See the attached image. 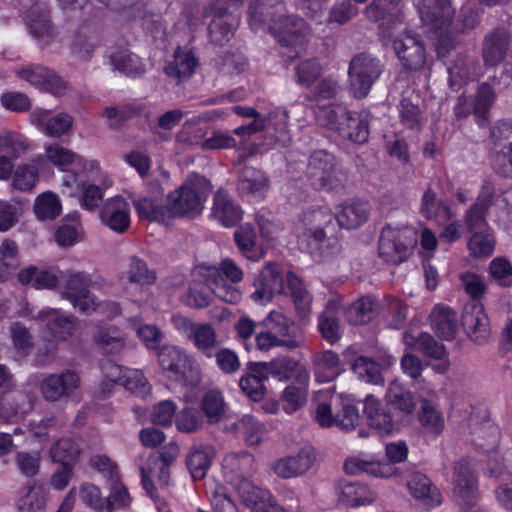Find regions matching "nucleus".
Wrapping results in <instances>:
<instances>
[{
	"label": "nucleus",
	"mask_w": 512,
	"mask_h": 512,
	"mask_svg": "<svg viewBox=\"0 0 512 512\" xmlns=\"http://www.w3.org/2000/svg\"><path fill=\"white\" fill-rule=\"evenodd\" d=\"M420 427L425 435L439 437L445 428V418L440 409L429 400H422L417 413Z\"/></svg>",
	"instance_id": "nucleus-35"
},
{
	"label": "nucleus",
	"mask_w": 512,
	"mask_h": 512,
	"mask_svg": "<svg viewBox=\"0 0 512 512\" xmlns=\"http://www.w3.org/2000/svg\"><path fill=\"white\" fill-rule=\"evenodd\" d=\"M111 62L115 69L131 78L141 77L146 71L145 65L134 53H117L111 57Z\"/></svg>",
	"instance_id": "nucleus-57"
},
{
	"label": "nucleus",
	"mask_w": 512,
	"mask_h": 512,
	"mask_svg": "<svg viewBox=\"0 0 512 512\" xmlns=\"http://www.w3.org/2000/svg\"><path fill=\"white\" fill-rule=\"evenodd\" d=\"M236 246L243 257L257 262L265 256V249L257 241L256 231L250 224H245L234 233Z\"/></svg>",
	"instance_id": "nucleus-36"
},
{
	"label": "nucleus",
	"mask_w": 512,
	"mask_h": 512,
	"mask_svg": "<svg viewBox=\"0 0 512 512\" xmlns=\"http://www.w3.org/2000/svg\"><path fill=\"white\" fill-rule=\"evenodd\" d=\"M483 73V67L474 56L460 55L448 67L449 85L453 90H458L462 85L477 80Z\"/></svg>",
	"instance_id": "nucleus-26"
},
{
	"label": "nucleus",
	"mask_w": 512,
	"mask_h": 512,
	"mask_svg": "<svg viewBox=\"0 0 512 512\" xmlns=\"http://www.w3.org/2000/svg\"><path fill=\"white\" fill-rule=\"evenodd\" d=\"M17 75L39 89L47 91L55 96L64 95L68 88L66 81H64L53 70L42 65H28L19 69L17 71Z\"/></svg>",
	"instance_id": "nucleus-18"
},
{
	"label": "nucleus",
	"mask_w": 512,
	"mask_h": 512,
	"mask_svg": "<svg viewBox=\"0 0 512 512\" xmlns=\"http://www.w3.org/2000/svg\"><path fill=\"white\" fill-rule=\"evenodd\" d=\"M206 277L207 284L216 297L227 303L240 301L242 294L239 289L234 286L235 284L224 279L216 267L208 269Z\"/></svg>",
	"instance_id": "nucleus-45"
},
{
	"label": "nucleus",
	"mask_w": 512,
	"mask_h": 512,
	"mask_svg": "<svg viewBox=\"0 0 512 512\" xmlns=\"http://www.w3.org/2000/svg\"><path fill=\"white\" fill-rule=\"evenodd\" d=\"M496 99V94L492 86L488 83H482L473 101V113L480 126H483L487 119V113Z\"/></svg>",
	"instance_id": "nucleus-61"
},
{
	"label": "nucleus",
	"mask_w": 512,
	"mask_h": 512,
	"mask_svg": "<svg viewBox=\"0 0 512 512\" xmlns=\"http://www.w3.org/2000/svg\"><path fill=\"white\" fill-rule=\"evenodd\" d=\"M269 186V178L263 171L248 166L240 170L237 179V190L244 201H262L267 195Z\"/></svg>",
	"instance_id": "nucleus-19"
},
{
	"label": "nucleus",
	"mask_w": 512,
	"mask_h": 512,
	"mask_svg": "<svg viewBox=\"0 0 512 512\" xmlns=\"http://www.w3.org/2000/svg\"><path fill=\"white\" fill-rule=\"evenodd\" d=\"M38 318L46 323L50 333L59 340H67L74 331L75 318L63 315L57 309L41 310Z\"/></svg>",
	"instance_id": "nucleus-41"
},
{
	"label": "nucleus",
	"mask_w": 512,
	"mask_h": 512,
	"mask_svg": "<svg viewBox=\"0 0 512 512\" xmlns=\"http://www.w3.org/2000/svg\"><path fill=\"white\" fill-rule=\"evenodd\" d=\"M144 114L149 119V112L144 104L128 103L120 106H109L104 109L103 116L108 119L107 126L109 129L118 130L127 121L136 116Z\"/></svg>",
	"instance_id": "nucleus-40"
},
{
	"label": "nucleus",
	"mask_w": 512,
	"mask_h": 512,
	"mask_svg": "<svg viewBox=\"0 0 512 512\" xmlns=\"http://www.w3.org/2000/svg\"><path fill=\"white\" fill-rule=\"evenodd\" d=\"M162 372L183 385L194 386L200 381L198 364L176 346H162Z\"/></svg>",
	"instance_id": "nucleus-10"
},
{
	"label": "nucleus",
	"mask_w": 512,
	"mask_h": 512,
	"mask_svg": "<svg viewBox=\"0 0 512 512\" xmlns=\"http://www.w3.org/2000/svg\"><path fill=\"white\" fill-rule=\"evenodd\" d=\"M502 460L499 464L496 459H490L487 473L491 477H502L503 482L494 490V496L500 506L512 511V450L507 451Z\"/></svg>",
	"instance_id": "nucleus-23"
},
{
	"label": "nucleus",
	"mask_w": 512,
	"mask_h": 512,
	"mask_svg": "<svg viewBox=\"0 0 512 512\" xmlns=\"http://www.w3.org/2000/svg\"><path fill=\"white\" fill-rule=\"evenodd\" d=\"M109 368L117 374H110L112 376L111 381L120 383L127 390L137 394L143 399H146L150 395L151 386L144 377L142 371L132 369H125L123 371L120 366L115 364H110Z\"/></svg>",
	"instance_id": "nucleus-34"
},
{
	"label": "nucleus",
	"mask_w": 512,
	"mask_h": 512,
	"mask_svg": "<svg viewBox=\"0 0 512 512\" xmlns=\"http://www.w3.org/2000/svg\"><path fill=\"white\" fill-rule=\"evenodd\" d=\"M317 123L341 137L355 143H364L369 136L367 115L348 111L343 105L317 106L314 109Z\"/></svg>",
	"instance_id": "nucleus-3"
},
{
	"label": "nucleus",
	"mask_w": 512,
	"mask_h": 512,
	"mask_svg": "<svg viewBox=\"0 0 512 512\" xmlns=\"http://www.w3.org/2000/svg\"><path fill=\"white\" fill-rule=\"evenodd\" d=\"M417 241V232L413 227L386 226L382 229L379 239V256L387 263L400 264L408 258Z\"/></svg>",
	"instance_id": "nucleus-7"
},
{
	"label": "nucleus",
	"mask_w": 512,
	"mask_h": 512,
	"mask_svg": "<svg viewBox=\"0 0 512 512\" xmlns=\"http://www.w3.org/2000/svg\"><path fill=\"white\" fill-rule=\"evenodd\" d=\"M256 327L257 323L248 316H241L233 325L236 339L248 352L259 350Z\"/></svg>",
	"instance_id": "nucleus-58"
},
{
	"label": "nucleus",
	"mask_w": 512,
	"mask_h": 512,
	"mask_svg": "<svg viewBox=\"0 0 512 512\" xmlns=\"http://www.w3.org/2000/svg\"><path fill=\"white\" fill-rule=\"evenodd\" d=\"M254 287L251 299L261 305L269 303L274 294L284 293V277L278 265L268 263L264 266L254 281Z\"/></svg>",
	"instance_id": "nucleus-17"
},
{
	"label": "nucleus",
	"mask_w": 512,
	"mask_h": 512,
	"mask_svg": "<svg viewBox=\"0 0 512 512\" xmlns=\"http://www.w3.org/2000/svg\"><path fill=\"white\" fill-rule=\"evenodd\" d=\"M310 375L307 370L302 369L297 375L298 385H288L282 392L281 399L283 410L287 414H293L300 410L307 402L308 384Z\"/></svg>",
	"instance_id": "nucleus-31"
},
{
	"label": "nucleus",
	"mask_w": 512,
	"mask_h": 512,
	"mask_svg": "<svg viewBox=\"0 0 512 512\" xmlns=\"http://www.w3.org/2000/svg\"><path fill=\"white\" fill-rule=\"evenodd\" d=\"M211 450L206 447L194 448L186 459L187 468L194 480H202L211 465Z\"/></svg>",
	"instance_id": "nucleus-56"
},
{
	"label": "nucleus",
	"mask_w": 512,
	"mask_h": 512,
	"mask_svg": "<svg viewBox=\"0 0 512 512\" xmlns=\"http://www.w3.org/2000/svg\"><path fill=\"white\" fill-rule=\"evenodd\" d=\"M333 214L327 207H317L304 212L303 236L312 237L316 242L325 238V226L332 222Z\"/></svg>",
	"instance_id": "nucleus-38"
},
{
	"label": "nucleus",
	"mask_w": 512,
	"mask_h": 512,
	"mask_svg": "<svg viewBox=\"0 0 512 512\" xmlns=\"http://www.w3.org/2000/svg\"><path fill=\"white\" fill-rule=\"evenodd\" d=\"M316 462V451L311 446H304L294 455L275 460L272 471L282 479H291L307 473Z\"/></svg>",
	"instance_id": "nucleus-15"
},
{
	"label": "nucleus",
	"mask_w": 512,
	"mask_h": 512,
	"mask_svg": "<svg viewBox=\"0 0 512 512\" xmlns=\"http://www.w3.org/2000/svg\"><path fill=\"white\" fill-rule=\"evenodd\" d=\"M318 330L322 337L330 344H334L340 339V324L333 313L332 304L327 306L325 311L319 315Z\"/></svg>",
	"instance_id": "nucleus-63"
},
{
	"label": "nucleus",
	"mask_w": 512,
	"mask_h": 512,
	"mask_svg": "<svg viewBox=\"0 0 512 512\" xmlns=\"http://www.w3.org/2000/svg\"><path fill=\"white\" fill-rule=\"evenodd\" d=\"M340 501L348 506L369 505L375 500L374 492L360 482L346 483L341 487Z\"/></svg>",
	"instance_id": "nucleus-48"
},
{
	"label": "nucleus",
	"mask_w": 512,
	"mask_h": 512,
	"mask_svg": "<svg viewBox=\"0 0 512 512\" xmlns=\"http://www.w3.org/2000/svg\"><path fill=\"white\" fill-rule=\"evenodd\" d=\"M281 0H252L248 8V22L252 31L271 32L279 44L287 49L282 52L289 60L298 58L306 49L309 28L306 22L294 15H282Z\"/></svg>",
	"instance_id": "nucleus-1"
},
{
	"label": "nucleus",
	"mask_w": 512,
	"mask_h": 512,
	"mask_svg": "<svg viewBox=\"0 0 512 512\" xmlns=\"http://www.w3.org/2000/svg\"><path fill=\"white\" fill-rule=\"evenodd\" d=\"M384 367L381 363L366 356L356 358L353 364V371L357 377L369 384L382 385Z\"/></svg>",
	"instance_id": "nucleus-53"
},
{
	"label": "nucleus",
	"mask_w": 512,
	"mask_h": 512,
	"mask_svg": "<svg viewBox=\"0 0 512 512\" xmlns=\"http://www.w3.org/2000/svg\"><path fill=\"white\" fill-rule=\"evenodd\" d=\"M141 483L147 494L155 500V480H160V451H152L140 465Z\"/></svg>",
	"instance_id": "nucleus-52"
},
{
	"label": "nucleus",
	"mask_w": 512,
	"mask_h": 512,
	"mask_svg": "<svg viewBox=\"0 0 512 512\" xmlns=\"http://www.w3.org/2000/svg\"><path fill=\"white\" fill-rule=\"evenodd\" d=\"M61 203L56 194L45 192L40 194L34 203V212L39 220H52L61 212Z\"/></svg>",
	"instance_id": "nucleus-62"
},
{
	"label": "nucleus",
	"mask_w": 512,
	"mask_h": 512,
	"mask_svg": "<svg viewBox=\"0 0 512 512\" xmlns=\"http://www.w3.org/2000/svg\"><path fill=\"white\" fill-rule=\"evenodd\" d=\"M202 410L209 423L222 421L226 412V404L222 393L218 390L208 391L202 399Z\"/></svg>",
	"instance_id": "nucleus-59"
},
{
	"label": "nucleus",
	"mask_w": 512,
	"mask_h": 512,
	"mask_svg": "<svg viewBox=\"0 0 512 512\" xmlns=\"http://www.w3.org/2000/svg\"><path fill=\"white\" fill-rule=\"evenodd\" d=\"M81 449L79 445L70 438H61L54 443L50 449V457L53 463L59 465L76 466L79 462Z\"/></svg>",
	"instance_id": "nucleus-49"
},
{
	"label": "nucleus",
	"mask_w": 512,
	"mask_h": 512,
	"mask_svg": "<svg viewBox=\"0 0 512 512\" xmlns=\"http://www.w3.org/2000/svg\"><path fill=\"white\" fill-rule=\"evenodd\" d=\"M99 216L105 226L117 233H124L130 226L129 205L120 196L108 199Z\"/></svg>",
	"instance_id": "nucleus-25"
},
{
	"label": "nucleus",
	"mask_w": 512,
	"mask_h": 512,
	"mask_svg": "<svg viewBox=\"0 0 512 512\" xmlns=\"http://www.w3.org/2000/svg\"><path fill=\"white\" fill-rule=\"evenodd\" d=\"M46 157L51 163L62 170H66V167L69 165L73 166V168L77 170L87 169L86 162L83 157L58 144L46 147Z\"/></svg>",
	"instance_id": "nucleus-51"
},
{
	"label": "nucleus",
	"mask_w": 512,
	"mask_h": 512,
	"mask_svg": "<svg viewBox=\"0 0 512 512\" xmlns=\"http://www.w3.org/2000/svg\"><path fill=\"white\" fill-rule=\"evenodd\" d=\"M307 175L311 185L317 190L336 189L345 179L334 155L325 150H317L311 154Z\"/></svg>",
	"instance_id": "nucleus-9"
},
{
	"label": "nucleus",
	"mask_w": 512,
	"mask_h": 512,
	"mask_svg": "<svg viewBox=\"0 0 512 512\" xmlns=\"http://www.w3.org/2000/svg\"><path fill=\"white\" fill-rule=\"evenodd\" d=\"M13 460L18 472L27 479L36 477L40 472L39 451H16Z\"/></svg>",
	"instance_id": "nucleus-60"
},
{
	"label": "nucleus",
	"mask_w": 512,
	"mask_h": 512,
	"mask_svg": "<svg viewBox=\"0 0 512 512\" xmlns=\"http://www.w3.org/2000/svg\"><path fill=\"white\" fill-rule=\"evenodd\" d=\"M266 330L257 333L259 351L275 347L289 350L300 348L305 342L303 330L280 311H271L260 323Z\"/></svg>",
	"instance_id": "nucleus-4"
},
{
	"label": "nucleus",
	"mask_w": 512,
	"mask_h": 512,
	"mask_svg": "<svg viewBox=\"0 0 512 512\" xmlns=\"http://www.w3.org/2000/svg\"><path fill=\"white\" fill-rule=\"evenodd\" d=\"M383 66L379 59L367 53H361L350 61L348 75L350 89L355 98L366 97L373 84L382 74Z\"/></svg>",
	"instance_id": "nucleus-11"
},
{
	"label": "nucleus",
	"mask_w": 512,
	"mask_h": 512,
	"mask_svg": "<svg viewBox=\"0 0 512 512\" xmlns=\"http://www.w3.org/2000/svg\"><path fill=\"white\" fill-rule=\"evenodd\" d=\"M431 323L435 332L445 340L455 337L457 331L456 313L444 305H436L431 313Z\"/></svg>",
	"instance_id": "nucleus-43"
},
{
	"label": "nucleus",
	"mask_w": 512,
	"mask_h": 512,
	"mask_svg": "<svg viewBox=\"0 0 512 512\" xmlns=\"http://www.w3.org/2000/svg\"><path fill=\"white\" fill-rule=\"evenodd\" d=\"M189 339L208 358L213 356V349L219 345L218 335L210 324L196 325Z\"/></svg>",
	"instance_id": "nucleus-55"
},
{
	"label": "nucleus",
	"mask_w": 512,
	"mask_h": 512,
	"mask_svg": "<svg viewBox=\"0 0 512 512\" xmlns=\"http://www.w3.org/2000/svg\"><path fill=\"white\" fill-rule=\"evenodd\" d=\"M470 426L472 445L484 453L494 451L499 441V428L490 421L471 423Z\"/></svg>",
	"instance_id": "nucleus-42"
},
{
	"label": "nucleus",
	"mask_w": 512,
	"mask_h": 512,
	"mask_svg": "<svg viewBox=\"0 0 512 512\" xmlns=\"http://www.w3.org/2000/svg\"><path fill=\"white\" fill-rule=\"evenodd\" d=\"M403 342L408 347L422 352L427 357L441 359L445 354L443 344L426 332L417 330L407 331L403 334Z\"/></svg>",
	"instance_id": "nucleus-39"
},
{
	"label": "nucleus",
	"mask_w": 512,
	"mask_h": 512,
	"mask_svg": "<svg viewBox=\"0 0 512 512\" xmlns=\"http://www.w3.org/2000/svg\"><path fill=\"white\" fill-rule=\"evenodd\" d=\"M417 9L422 23L430 30H447L455 14L450 0H418Z\"/></svg>",
	"instance_id": "nucleus-16"
},
{
	"label": "nucleus",
	"mask_w": 512,
	"mask_h": 512,
	"mask_svg": "<svg viewBox=\"0 0 512 512\" xmlns=\"http://www.w3.org/2000/svg\"><path fill=\"white\" fill-rule=\"evenodd\" d=\"M91 283L92 279L89 274L69 271L62 297L68 299L80 313L90 314L96 309L95 299L90 292Z\"/></svg>",
	"instance_id": "nucleus-13"
},
{
	"label": "nucleus",
	"mask_w": 512,
	"mask_h": 512,
	"mask_svg": "<svg viewBox=\"0 0 512 512\" xmlns=\"http://www.w3.org/2000/svg\"><path fill=\"white\" fill-rule=\"evenodd\" d=\"M26 493L20 498V512H45L46 492L42 485L33 481L27 483Z\"/></svg>",
	"instance_id": "nucleus-54"
},
{
	"label": "nucleus",
	"mask_w": 512,
	"mask_h": 512,
	"mask_svg": "<svg viewBox=\"0 0 512 512\" xmlns=\"http://www.w3.org/2000/svg\"><path fill=\"white\" fill-rule=\"evenodd\" d=\"M407 487L410 494L423 504L436 507L441 504L442 497L439 490L431 480L421 472H414L409 476Z\"/></svg>",
	"instance_id": "nucleus-32"
},
{
	"label": "nucleus",
	"mask_w": 512,
	"mask_h": 512,
	"mask_svg": "<svg viewBox=\"0 0 512 512\" xmlns=\"http://www.w3.org/2000/svg\"><path fill=\"white\" fill-rule=\"evenodd\" d=\"M62 275L57 268H39L37 266H28L18 272V281L23 285H30L35 289H53L59 283Z\"/></svg>",
	"instance_id": "nucleus-29"
},
{
	"label": "nucleus",
	"mask_w": 512,
	"mask_h": 512,
	"mask_svg": "<svg viewBox=\"0 0 512 512\" xmlns=\"http://www.w3.org/2000/svg\"><path fill=\"white\" fill-rule=\"evenodd\" d=\"M347 474H367L374 477L388 478L395 474L396 468L390 462H382L372 456L359 455L349 458L344 463Z\"/></svg>",
	"instance_id": "nucleus-28"
},
{
	"label": "nucleus",
	"mask_w": 512,
	"mask_h": 512,
	"mask_svg": "<svg viewBox=\"0 0 512 512\" xmlns=\"http://www.w3.org/2000/svg\"><path fill=\"white\" fill-rule=\"evenodd\" d=\"M198 65V60L191 51L178 49L174 54V59L165 68V73L177 78L179 81L190 77Z\"/></svg>",
	"instance_id": "nucleus-47"
},
{
	"label": "nucleus",
	"mask_w": 512,
	"mask_h": 512,
	"mask_svg": "<svg viewBox=\"0 0 512 512\" xmlns=\"http://www.w3.org/2000/svg\"><path fill=\"white\" fill-rule=\"evenodd\" d=\"M296 363L290 359L283 358L277 362L251 363L245 375L239 380L241 390L253 401H260L266 393L264 382L270 374H279L280 368H292Z\"/></svg>",
	"instance_id": "nucleus-12"
},
{
	"label": "nucleus",
	"mask_w": 512,
	"mask_h": 512,
	"mask_svg": "<svg viewBox=\"0 0 512 512\" xmlns=\"http://www.w3.org/2000/svg\"><path fill=\"white\" fill-rule=\"evenodd\" d=\"M241 498L243 504L248 507L251 512H267L269 507L274 503L272 494L267 489H261L250 481V487H240L235 490Z\"/></svg>",
	"instance_id": "nucleus-44"
},
{
	"label": "nucleus",
	"mask_w": 512,
	"mask_h": 512,
	"mask_svg": "<svg viewBox=\"0 0 512 512\" xmlns=\"http://www.w3.org/2000/svg\"><path fill=\"white\" fill-rule=\"evenodd\" d=\"M370 210L367 201L353 199L341 205L336 214V220L342 228L356 229L368 220Z\"/></svg>",
	"instance_id": "nucleus-33"
},
{
	"label": "nucleus",
	"mask_w": 512,
	"mask_h": 512,
	"mask_svg": "<svg viewBox=\"0 0 512 512\" xmlns=\"http://www.w3.org/2000/svg\"><path fill=\"white\" fill-rule=\"evenodd\" d=\"M462 325L469 338L476 344H484L490 337L489 319L484 306L475 300L464 306Z\"/></svg>",
	"instance_id": "nucleus-22"
},
{
	"label": "nucleus",
	"mask_w": 512,
	"mask_h": 512,
	"mask_svg": "<svg viewBox=\"0 0 512 512\" xmlns=\"http://www.w3.org/2000/svg\"><path fill=\"white\" fill-rule=\"evenodd\" d=\"M367 18L382 21L380 27L392 41V47L402 65L409 70H420L426 63L423 42L409 31L394 35L390 29L402 24V16L396 0H373L365 10Z\"/></svg>",
	"instance_id": "nucleus-2"
},
{
	"label": "nucleus",
	"mask_w": 512,
	"mask_h": 512,
	"mask_svg": "<svg viewBox=\"0 0 512 512\" xmlns=\"http://www.w3.org/2000/svg\"><path fill=\"white\" fill-rule=\"evenodd\" d=\"M235 429H242L244 440L249 446H257L261 443L265 431L264 425L252 415H244L235 423Z\"/></svg>",
	"instance_id": "nucleus-64"
},
{
	"label": "nucleus",
	"mask_w": 512,
	"mask_h": 512,
	"mask_svg": "<svg viewBox=\"0 0 512 512\" xmlns=\"http://www.w3.org/2000/svg\"><path fill=\"white\" fill-rule=\"evenodd\" d=\"M256 471L254 456L248 452L227 454L223 459L225 481L234 489L250 487L251 477Z\"/></svg>",
	"instance_id": "nucleus-14"
},
{
	"label": "nucleus",
	"mask_w": 512,
	"mask_h": 512,
	"mask_svg": "<svg viewBox=\"0 0 512 512\" xmlns=\"http://www.w3.org/2000/svg\"><path fill=\"white\" fill-rule=\"evenodd\" d=\"M80 377L72 370H65L59 374H49L40 385L45 400L57 402L64 400L79 387Z\"/></svg>",
	"instance_id": "nucleus-21"
},
{
	"label": "nucleus",
	"mask_w": 512,
	"mask_h": 512,
	"mask_svg": "<svg viewBox=\"0 0 512 512\" xmlns=\"http://www.w3.org/2000/svg\"><path fill=\"white\" fill-rule=\"evenodd\" d=\"M210 183L203 177H196L176 189L167 197V210L177 216L200 213L208 196Z\"/></svg>",
	"instance_id": "nucleus-6"
},
{
	"label": "nucleus",
	"mask_w": 512,
	"mask_h": 512,
	"mask_svg": "<svg viewBox=\"0 0 512 512\" xmlns=\"http://www.w3.org/2000/svg\"><path fill=\"white\" fill-rule=\"evenodd\" d=\"M363 412L367 424L378 435L388 436L398 431V420L375 396L369 394L365 397Z\"/></svg>",
	"instance_id": "nucleus-20"
},
{
	"label": "nucleus",
	"mask_w": 512,
	"mask_h": 512,
	"mask_svg": "<svg viewBox=\"0 0 512 512\" xmlns=\"http://www.w3.org/2000/svg\"><path fill=\"white\" fill-rule=\"evenodd\" d=\"M385 401L387 405L393 407L403 416L411 414L415 408L412 393L397 380L389 384Z\"/></svg>",
	"instance_id": "nucleus-46"
},
{
	"label": "nucleus",
	"mask_w": 512,
	"mask_h": 512,
	"mask_svg": "<svg viewBox=\"0 0 512 512\" xmlns=\"http://www.w3.org/2000/svg\"><path fill=\"white\" fill-rule=\"evenodd\" d=\"M35 397L28 392L11 390L2 395L0 402V419L6 423H14L33 410Z\"/></svg>",
	"instance_id": "nucleus-24"
},
{
	"label": "nucleus",
	"mask_w": 512,
	"mask_h": 512,
	"mask_svg": "<svg viewBox=\"0 0 512 512\" xmlns=\"http://www.w3.org/2000/svg\"><path fill=\"white\" fill-rule=\"evenodd\" d=\"M312 366L315 379L319 383L331 382L343 371L339 355L329 349L314 354Z\"/></svg>",
	"instance_id": "nucleus-30"
},
{
	"label": "nucleus",
	"mask_w": 512,
	"mask_h": 512,
	"mask_svg": "<svg viewBox=\"0 0 512 512\" xmlns=\"http://www.w3.org/2000/svg\"><path fill=\"white\" fill-rule=\"evenodd\" d=\"M285 280L291 292L298 316L300 318H305L308 316L311 309V294L304 287L301 279H299L294 273L288 272L285 276Z\"/></svg>",
	"instance_id": "nucleus-50"
},
{
	"label": "nucleus",
	"mask_w": 512,
	"mask_h": 512,
	"mask_svg": "<svg viewBox=\"0 0 512 512\" xmlns=\"http://www.w3.org/2000/svg\"><path fill=\"white\" fill-rule=\"evenodd\" d=\"M453 494L460 512H485L478 505V481L472 463L461 459L454 464Z\"/></svg>",
	"instance_id": "nucleus-8"
},
{
	"label": "nucleus",
	"mask_w": 512,
	"mask_h": 512,
	"mask_svg": "<svg viewBox=\"0 0 512 512\" xmlns=\"http://www.w3.org/2000/svg\"><path fill=\"white\" fill-rule=\"evenodd\" d=\"M211 218L225 228L236 226L243 217L241 207L226 191H218L213 199Z\"/></svg>",
	"instance_id": "nucleus-27"
},
{
	"label": "nucleus",
	"mask_w": 512,
	"mask_h": 512,
	"mask_svg": "<svg viewBox=\"0 0 512 512\" xmlns=\"http://www.w3.org/2000/svg\"><path fill=\"white\" fill-rule=\"evenodd\" d=\"M509 34L504 30H496L488 35L483 43L482 56L486 66L499 65L507 54Z\"/></svg>",
	"instance_id": "nucleus-37"
},
{
	"label": "nucleus",
	"mask_w": 512,
	"mask_h": 512,
	"mask_svg": "<svg viewBox=\"0 0 512 512\" xmlns=\"http://www.w3.org/2000/svg\"><path fill=\"white\" fill-rule=\"evenodd\" d=\"M243 0H213L205 10V17L211 18L208 26L210 40L218 45L230 41L240 23L236 14Z\"/></svg>",
	"instance_id": "nucleus-5"
}]
</instances>
